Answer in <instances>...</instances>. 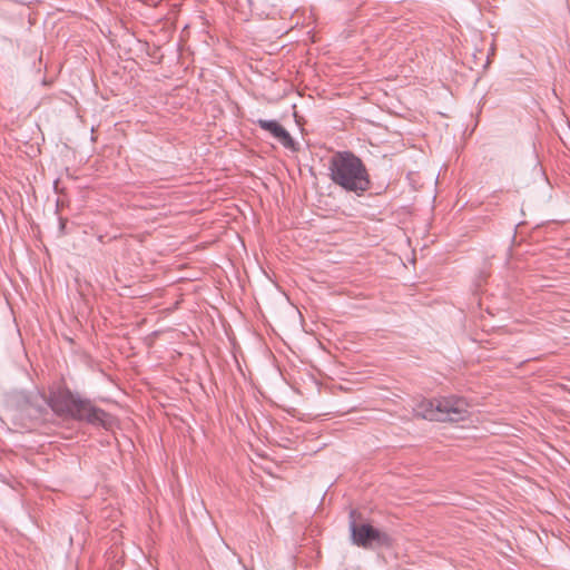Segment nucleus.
I'll return each mask as SVG.
<instances>
[{
	"label": "nucleus",
	"mask_w": 570,
	"mask_h": 570,
	"mask_svg": "<svg viewBox=\"0 0 570 570\" xmlns=\"http://www.w3.org/2000/svg\"><path fill=\"white\" fill-rule=\"evenodd\" d=\"M49 406L59 415L85 420L90 423L105 424L107 414L90 402L75 397L68 390L59 389L50 394Z\"/></svg>",
	"instance_id": "3"
},
{
	"label": "nucleus",
	"mask_w": 570,
	"mask_h": 570,
	"mask_svg": "<svg viewBox=\"0 0 570 570\" xmlns=\"http://www.w3.org/2000/svg\"><path fill=\"white\" fill-rule=\"evenodd\" d=\"M257 125L265 131H268L276 138L285 148L295 150L296 144L289 132L276 120H257Z\"/></svg>",
	"instance_id": "5"
},
{
	"label": "nucleus",
	"mask_w": 570,
	"mask_h": 570,
	"mask_svg": "<svg viewBox=\"0 0 570 570\" xmlns=\"http://www.w3.org/2000/svg\"><path fill=\"white\" fill-rule=\"evenodd\" d=\"M470 409L471 404L465 397L446 395L422 400L415 411L429 421L459 423L470 419Z\"/></svg>",
	"instance_id": "2"
},
{
	"label": "nucleus",
	"mask_w": 570,
	"mask_h": 570,
	"mask_svg": "<svg viewBox=\"0 0 570 570\" xmlns=\"http://www.w3.org/2000/svg\"><path fill=\"white\" fill-rule=\"evenodd\" d=\"M356 511L351 512V533L353 542L362 548H368L373 543L382 547H391L393 543L392 538L383 531L372 527L368 523L357 524L355 521Z\"/></svg>",
	"instance_id": "4"
},
{
	"label": "nucleus",
	"mask_w": 570,
	"mask_h": 570,
	"mask_svg": "<svg viewBox=\"0 0 570 570\" xmlns=\"http://www.w3.org/2000/svg\"><path fill=\"white\" fill-rule=\"evenodd\" d=\"M332 181L347 191L361 194L371 186L370 175L360 157L351 151H337L328 164Z\"/></svg>",
	"instance_id": "1"
}]
</instances>
